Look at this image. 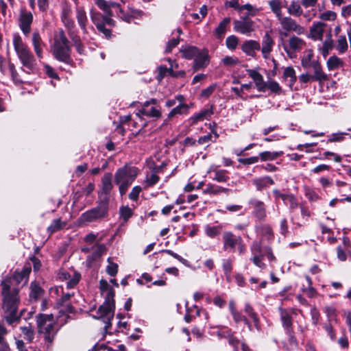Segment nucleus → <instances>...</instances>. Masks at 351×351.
I'll list each match as a JSON object with an SVG mask.
<instances>
[{
  "mask_svg": "<svg viewBox=\"0 0 351 351\" xmlns=\"http://www.w3.org/2000/svg\"><path fill=\"white\" fill-rule=\"evenodd\" d=\"M138 173V168L131 166H124L117 169L114 174V182L119 186L121 195L125 194L130 185L136 179Z\"/></svg>",
  "mask_w": 351,
  "mask_h": 351,
  "instance_id": "6",
  "label": "nucleus"
},
{
  "mask_svg": "<svg viewBox=\"0 0 351 351\" xmlns=\"http://www.w3.org/2000/svg\"><path fill=\"white\" fill-rule=\"evenodd\" d=\"M114 297V291L110 289L105 297L104 302L98 308L96 315H94L95 318L101 319L105 324L104 330L106 332L111 326V321L114 317L115 308Z\"/></svg>",
  "mask_w": 351,
  "mask_h": 351,
  "instance_id": "4",
  "label": "nucleus"
},
{
  "mask_svg": "<svg viewBox=\"0 0 351 351\" xmlns=\"http://www.w3.org/2000/svg\"><path fill=\"white\" fill-rule=\"evenodd\" d=\"M268 89L271 93L280 95L282 93V88L280 84L276 81H269L265 84V91Z\"/></svg>",
  "mask_w": 351,
  "mask_h": 351,
  "instance_id": "42",
  "label": "nucleus"
},
{
  "mask_svg": "<svg viewBox=\"0 0 351 351\" xmlns=\"http://www.w3.org/2000/svg\"><path fill=\"white\" fill-rule=\"evenodd\" d=\"M160 167L155 168V172L152 173L150 176H147L146 180L144 182V188L147 189L151 187L156 184L160 180L158 176H157L156 173L159 171Z\"/></svg>",
  "mask_w": 351,
  "mask_h": 351,
  "instance_id": "32",
  "label": "nucleus"
},
{
  "mask_svg": "<svg viewBox=\"0 0 351 351\" xmlns=\"http://www.w3.org/2000/svg\"><path fill=\"white\" fill-rule=\"evenodd\" d=\"M1 286L3 318L8 325H12L19 322L22 315V313H19L18 311L20 304L19 290L16 288H11L8 280H3Z\"/></svg>",
  "mask_w": 351,
  "mask_h": 351,
  "instance_id": "2",
  "label": "nucleus"
},
{
  "mask_svg": "<svg viewBox=\"0 0 351 351\" xmlns=\"http://www.w3.org/2000/svg\"><path fill=\"white\" fill-rule=\"evenodd\" d=\"M12 45L21 67L19 71L12 62L8 65L6 75L10 76L14 84L21 85L27 82L26 75L34 74L38 71V64L34 55L19 33L12 35Z\"/></svg>",
  "mask_w": 351,
  "mask_h": 351,
  "instance_id": "1",
  "label": "nucleus"
},
{
  "mask_svg": "<svg viewBox=\"0 0 351 351\" xmlns=\"http://www.w3.org/2000/svg\"><path fill=\"white\" fill-rule=\"evenodd\" d=\"M311 67L314 71V73L312 75L313 81L322 82L327 80V75L322 71V66L318 62H313Z\"/></svg>",
  "mask_w": 351,
  "mask_h": 351,
  "instance_id": "29",
  "label": "nucleus"
},
{
  "mask_svg": "<svg viewBox=\"0 0 351 351\" xmlns=\"http://www.w3.org/2000/svg\"><path fill=\"white\" fill-rule=\"evenodd\" d=\"M342 66V60L336 56L330 57L327 61V66L329 70H335Z\"/></svg>",
  "mask_w": 351,
  "mask_h": 351,
  "instance_id": "41",
  "label": "nucleus"
},
{
  "mask_svg": "<svg viewBox=\"0 0 351 351\" xmlns=\"http://www.w3.org/2000/svg\"><path fill=\"white\" fill-rule=\"evenodd\" d=\"M76 19L79 26L84 33L87 32L86 25L88 23V18L84 8L82 6L77 5L75 8Z\"/></svg>",
  "mask_w": 351,
  "mask_h": 351,
  "instance_id": "24",
  "label": "nucleus"
},
{
  "mask_svg": "<svg viewBox=\"0 0 351 351\" xmlns=\"http://www.w3.org/2000/svg\"><path fill=\"white\" fill-rule=\"evenodd\" d=\"M287 11L289 14L295 16H300L303 12L298 1H292L289 6L287 8Z\"/></svg>",
  "mask_w": 351,
  "mask_h": 351,
  "instance_id": "37",
  "label": "nucleus"
},
{
  "mask_svg": "<svg viewBox=\"0 0 351 351\" xmlns=\"http://www.w3.org/2000/svg\"><path fill=\"white\" fill-rule=\"evenodd\" d=\"M213 114V106H210L207 108L202 110L200 112H199V121L204 119H208Z\"/></svg>",
  "mask_w": 351,
  "mask_h": 351,
  "instance_id": "56",
  "label": "nucleus"
},
{
  "mask_svg": "<svg viewBox=\"0 0 351 351\" xmlns=\"http://www.w3.org/2000/svg\"><path fill=\"white\" fill-rule=\"evenodd\" d=\"M244 311L252 319L258 317L257 313L254 311L252 306L248 303L245 304Z\"/></svg>",
  "mask_w": 351,
  "mask_h": 351,
  "instance_id": "61",
  "label": "nucleus"
},
{
  "mask_svg": "<svg viewBox=\"0 0 351 351\" xmlns=\"http://www.w3.org/2000/svg\"><path fill=\"white\" fill-rule=\"evenodd\" d=\"M141 187L136 186L133 187L132 191L129 194V198L132 200H136L138 197L139 193L141 191Z\"/></svg>",
  "mask_w": 351,
  "mask_h": 351,
  "instance_id": "64",
  "label": "nucleus"
},
{
  "mask_svg": "<svg viewBox=\"0 0 351 351\" xmlns=\"http://www.w3.org/2000/svg\"><path fill=\"white\" fill-rule=\"evenodd\" d=\"M263 257L264 256H253L252 258L253 263L259 268L264 269L265 264L262 261Z\"/></svg>",
  "mask_w": 351,
  "mask_h": 351,
  "instance_id": "63",
  "label": "nucleus"
},
{
  "mask_svg": "<svg viewBox=\"0 0 351 351\" xmlns=\"http://www.w3.org/2000/svg\"><path fill=\"white\" fill-rule=\"evenodd\" d=\"M107 215V207L105 205H99L82 213L78 218L80 225H87L103 219Z\"/></svg>",
  "mask_w": 351,
  "mask_h": 351,
  "instance_id": "8",
  "label": "nucleus"
},
{
  "mask_svg": "<svg viewBox=\"0 0 351 351\" xmlns=\"http://www.w3.org/2000/svg\"><path fill=\"white\" fill-rule=\"evenodd\" d=\"M274 45V40L269 32H265L262 40V47L261 51L263 57L265 59H267L270 55V53L273 50Z\"/></svg>",
  "mask_w": 351,
  "mask_h": 351,
  "instance_id": "18",
  "label": "nucleus"
},
{
  "mask_svg": "<svg viewBox=\"0 0 351 351\" xmlns=\"http://www.w3.org/2000/svg\"><path fill=\"white\" fill-rule=\"evenodd\" d=\"M61 21L63 23L64 25L68 29V30L73 29L75 26V22L71 16L62 19Z\"/></svg>",
  "mask_w": 351,
  "mask_h": 351,
  "instance_id": "62",
  "label": "nucleus"
},
{
  "mask_svg": "<svg viewBox=\"0 0 351 351\" xmlns=\"http://www.w3.org/2000/svg\"><path fill=\"white\" fill-rule=\"evenodd\" d=\"M43 293V289L36 282L30 285L29 298L32 300H37Z\"/></svg>",
  "mask_w": 351,
  "mask_h": 351,
  "instance_id": "34",
  "label": "nucleus"
},
{
  "mask_svg": "<svg viewBox=\"0 0 351 351\" xmlns=\"http://www.w3.org/2000/svg\"><path fill=\"white\" fill-rule=\"evenodd\" d=\"M279 313L282 327L285 329L286 334L289 336V342H295V338L294 337V331L293 328V315L295 314V311L290 308L287 309L279 308Z\"/></svg>",
  "mask_w": 351,
  "mask_h": 351,
  "instance_id": "9",
  "label": "nucleus"
},
{
  "mask_svg": "<svg viewBox=\"0 0 351 351\" xmlns=\"http://www.w3.org/2000/svg\"><path fill=\"white\" fill-rule=\"evenodd\" d=\"M283 29L287 32H295L298 34H302L304 32V28L298 24L296 21L289 16H280L278 19Z\"/></svg>",
  "mask_w": 351,
  "mask_h": 351,
  "instance_id": "13",
  "label": "nucleus"
},
{
  "mask_svg": "<svg viewBox=\"0 0 351 351\" xmlns=\"http://www.w3.org/2000/svg\"><path fill=\"white\" fill-rule=\"evenodd\" d=\"M269 8L272 12L278 19H280L282 16V3L280 0H271L268 2Z\"/></svg>",
  "mask_w": 351,
  "mask_h": 351,
  "instance_id": "33",
  "label": "nucleus"
},
{
  "mask_svg": "<svg viewBox=\"0 0 351 351\" xmlns=\"http://www.w3.org/2000/svg\"><path fill=\"white\" fill-rule=\"evenodd\" d=\"M249 204L253 208L252 214L260 221H263L267 217L266 206L263 202L256 198H251Z\"/></svg>",
  "mask_w": 351,
  "mask_h": 351,
  "instance_id": "14",
  "label": "nucleus"
},
{
  "mask_svg": "<svg viewBox=\"0 0 351 351\" xmlns=\"http://www.w3.org/2000/svg\"><path fill=\"white\" fill-rule=\"evenodd\" d=\"M230 23V18L226 17L215 29V35L217 38H221L226 33V28Z\"/></svg>",
  "mask_w": 351,
  "mask_h": 351,
  "instance_id": "35",
  "label": "nucleus"
},
{
  "mask_svg": "<svg viewBox=\"0 0 351 351\" xmlns=\"http://www.w3.org/2000/svg\"><path fill=\"white\" fill-rule=\"evenodd\" d=\"M58 277L61 280L66 281V288H73L80 281L81 275L75 271H62L58 274Z\"/></svg>",
  "mask_w": 351,
  "mask_h": 351,
  "instance_id": "16",
  "label": "nucleus"
},
{
  "mask_svg": "<svg viewBox=\"0 0 351 351\" xmlns=\"http://www.w3.org/2000/svg\"><path fill=\"white\" fill-rule=\"evenodd\" d=\"M20 330H21L24 339L28 341L29 342H31L34 339V330L31 326H21L20 328Z\"/></svg>",
  "mask_w": 351,
  "mask_h": 351,
  "instance_id": "46",
  "label": "nucleus"
},
{
  "mask_svg": "<svg viewBox=\"0 0 351 351\" xmlns=\"http://www.w3.org/2000/svg\"><path fill=\"white\" fill-rule=\"evenodd\" d=\"M226 43L229 49H234L238 44V38L235 36H230L226 38Z\"/></svg>",
  "mask_w": 351,
  "mask_h": 351,
  "instance_id": "53",
  "label": "nucleus"
},
{
  "mask_svg": "<svg viewBox=\"0 0 351 351\" xmlns=\"http://www.w3.org/2000/svg\"><path fill=\"white\" fill-rule=\"evenodd\" d=\"M337 17V14L332 11H326L322 14H321L319 18L322 20L325 21H334Z\"/></svg>",
  "mask_w": 351,
  "mask_h": 351,
  "instance_id": "60",
  "label": "nucleus"
},
{
  "mask_svg": "<svg viewBox=\"0 0 351 351\" xmlns=\"http://www.w3.org/2000/svg\"><path fill=\"white\" fill-rule=\"evenodd\" d=\"M119 213L124 221H127L132 217V210L128 206H123L120 208Z\"/></svg>",
  "mask_w": 351,
  "mask_h": 351,
  "instance_id": "49",
  "label": "nucleus"
},
{
  "mask_svg": "<svg viewBox=\"0 0 351 351\" xmlns=\"http://www.w3.org/2000/svg\"><path fill=\"white\" fill-rule=\"evenodd\" d=\"M313 57V53L311 50H308L304 52V54L301 60V64L304 68L308 69L313 65L311 59Z\"/></svg>",
  "mask_w": 351,
  "mask_h": 351,
  "instance_id": "43",
  "label": "nucleus"
},
{
  "mask_svg": "<svg viewBox=\"0 0 351 351\" xmlns=\"http://www.w3.org/2000/svg\"><path fill=\"white\" fill-rule=\"evenodd\" d=\"M63 223L60 219H57L53 221L51 224L48 227L47 230L50 234H53L60 230L64 226Z\"/></svg>",
  "mask_w": 351,
  "mask_h": 351,
  "instance_id": "48",
  "label": "nucleus"
},
{
  "mask_svg": "<svg viewBox=\"0 0 351 351\" xmlns=\"http://www.w3.org/2000/svg\"><path fill=\"white\" fill-rule=\"evenodd\" d=\"M282 78L286 82H287L289 87L292 89L293 86L297 80V77L294 69L292 66H287L285 68L282 74Z\"/></svg>",
  "mask_w": 351,
  "mask_h": 351,
  "instance_id": "26",
  "label": "nucleus"
},
{
  "mask_svg": "<svg viewBox=\"0 0 351 351\" xmlns=\"http://www.w3.org/2000/svg\"><path fill=\"white\" fill-rule=\"evenodd\" d=\"M36 323L38 332L43 335L45 341L51 343L59 330V327L53 320V315H38L36 316Z\"/></svg>",
  "mask_w": 351,
  "mask_h": 351,
  "instance_id": "5",
  "label": "nucleus"
},
{
  "mask_svg": "<svg viewBox=\"0 0 351 351\" xmlns=\"http://www.w3.org/2000/svg\"><path fill=\"white\" fill-rule=\"evenodd\" d=\"M334 47L339 53L342 54L346 53L348 48V44L346 35L343 34L337 36Z\"/></svg>",
  "mask_w": 351,
  "mask_h": 351,
  "instance_id": "30",
  "label": "nucleus"
},
{
  "mask_svg": "<svg viewBox=\"0 0 351 351\" xmlns=\"http://www.w3.org/2000/svg\"><path fill=\"white\" fill-rule=\"evenodd\" d=\"M251 252L253 256H264L263 254V248H262L261 244L258 242H254L251 246Z\"/></svg>",
  "mask_w": 351,
  "mask_h": 351,
  "instance_id": "51",
  "label": "nucleus"
},
{
  "mask_svg": "<svg viewBox=\"0 0 351 351\" xmlns=\"http://www.w3.org/2000/svg\"><path fill=\"white\" fill-rule=\"evenodd\" d=\"M216 89V84H213L206 88L202 90L200 96L204 98H208Z\"/></svg>",
  "mask_w": 351,
  "mask_h": 351,
  "instance_id": "58",
  "label": "nucleus"
},
{
  "mask_svg": "<svg viewBox=\"0 0 351 351\" xmlns=\"http://www.w3.org/2000/svg\"><path fill=\"white\" fill-rule=\"evenodd\" d=\"M138 117L141 115L147 116L152 118H159L161 116V112L158 105V101L156 99H151L146 101L142 105V108L136 113Z\"/></svg>",
  "mask_w": 351,
  "mask_h": 351,
  "instance_id": "11",
  "label": "nucleus"
},
{
  "mask_svg": "<svg viewBox=\"0 0 351 351\" xmlns=\"http://www.w3.org/2000/svg\"><path fill=\"white\" fill-rule=\"evenodd\" d=\"M252 182L256 186V190L259 191L274 184L273 179L269 176L255 178L252 180Z\"/></svg>",
  "mask_w": 351,
  "mask_h": 351,
  "instance_id": "25",
  "label": "nucleus"
},
{
  "mask_svg": "<svg viewBox=\"0 0 351 351\" xmlns=\"http://www.w3.org/2000/svg\"><path fill=\"white\" fill-rule=\"evenodd\" d=\"M224 250L231 249L234 251L236 246L240 254L246 252V246L240 236L236 237L231 232H225L223 234Z\"/></svg>",
  "mask_w": 351,
  "mask_h": 351,
  "instance_id": "10",
  "label": "nucleus"
},
{
  "mask_svg": "<svg viewBox=\"0 0 351 351\" xmlns=\"http://www.w3.org/2000/svg\"><path fill=\"white\" fill-rule=\"evenodd\" d=\"M253 25V21L248 17H245L243 21L235 20L234 21V29L236 32L242 34L250 35L254 31Z\"/></svg>",
  "mask_w": 351,
  "mask_h": 351,
  "instance_id": "17",
  "label": "nucleus"
},
{
  "mask_svg": "<svg viewBox=\"0 0 351 351\" xmlns=\"http://www.w3.org/2000/svg\"><path fill=\"white\" fill-rule=\"evenodd\" d=\"M207 173L210 175V178L218 182H225L229 180V177L226 175L227 171L224 169H219L217 167L211 165Z\"/></svg>",
  "mask_w": 351,
  "mask_h": 351,
  "instance_id": "21",
  "label": "nucleus"
},
{
  "mask_svg": "<svg viewBox=\"0 0 351 351\" xmlns=\"http://www.w3.org/2000/svg\"><path fill=\"white\" fill-rule=\"evenodd\" d=\"M334 47V42L332 38V34L331 33H329L327 35L326 40L323 42L322 45L319 47L318 49L324 58H326L328 55L329 51H331Z\"/></svg>",
  "mask_w": 351,
  "mask_h": 351,
  "instance_id": "28",
  "label": "nucleus"
},
{
  "mask_svg": "<svg viewBox=\"0 0 351 351\" xmlns=\"http://www.w3.org/2000/svg\"><path fill=\"white\" fill-rule=\"evenodd\" d=\"M51 50L54 57L59 61L69 63L71 61L69 41L63 29H59L54 35Z\"/></svg>",
  "mask_w": 351,
  "mask_h": 351,
  "instance_id": "3",
  "label": "nucleus"
},
{
  "mask_svg": "<svg viewBox=\"0 0 351 351\" xmlns=\"http://www.w3.org/2000/svg\"><path fill=\"white\" fill-rule=\"evenodd\" d=\"M33 22L34 15L32 12L25 8H21L17 17V25L25 37H28L32 33Z\"/></svg>",
  "mask_w": 351,
  "mask_h": 351,
  "instance_id": "7",
  "label": "nucleus"
},
{
  "mask_svg": "<svg viewBox=\"0 0 351 351\" xmlns=\"http://www.w3.org/2000/svg\"><path fill=\"white\" fill-rule=\"evenodd\" d=\"M31 43L34 51V53L38 58L41 59L43 58V48L45 43L43 41L40 34L38 29L32 32Z\"/></svg>",
  "mask_w": 351,
  "mask_h": 351,
  "instance_id": "15",
  "label": "nucleus"
},
{
  "mask_svg": "<svg viewBox=\"0 0 351 351\" xmlns=\"http://www.w3.org/2000/svg\"><path fill=\"white\" fill-rule=\"evenodd\" d=\"M210 63V56L207 50L199 51V69L206 68Z\"/></svg>",
  "mask_w": 351,
  "mask_h": 351,
  "instance_id": "39",
  "label": "nucleus"
},
{
  "mask_svg": "<svg viewBox=\"0 0 351 351\" xmlns=\"http://www.w3.org/2000/svg\"><path fill=\"white\" fill-rule=\"evenodd\" d=\"M223 271L226 276H229L232 272V261L230 259H223L222 264Z\"/></svg>",
  "mask_w": 351,
  "mask_h": 351,
  "instance_id": "55",
  "label": "nucleus"
},
{
  "mask_svg": "<svg viewBox=\"0 0 351 351\" xmlns=\"http://www.w3.org/2000/svg\"><path fill=\"white\" fill-rule=\"evenodd\" d=\"M102 191L106 194H108L113 188L112 183V175L110 173H105L101 180Z\"/></svg>",
  "mask_w": 351,
  "mask_h": 351,
  "instance_id": "31",
  "label": "nucleus"
},
{
  "mask_svg": "<svg viewBox=\"0 0 351 351\" xmlns=\"http://www.w3.org/2000/svg\"><path fill=\"white\" fill-rule=\"evenodd\" d=\"M90 15L92 22L95 25L97 28H99L100 25L104 24V15L95 11L93 9L90 10Z\"/></svg>",
  "mask_w": 351,
  "mask_h": 351,
  "instance_id": "38",
  "label": "nucleus"
},
{
  "mask_svg": "<svg viewBox=\"0 0 351 351\" xmlns=\"http://www.w3.org/2000/svg\"><path fill=\"white\" fill-rule=\"evenodd\" d=\"M95 3L97 6L103 10L106 14L112 16V10H109V1L106 0H95Z\"/></svg>",
  "mask_w": 351,
  "mask_h": 351,
  "instance_id": "47",
  "label": "nucleus"
},
{
  "mask_svg": "<svg viewBox=\"0 0 351 351\" xmlns=\"http://www.w3.org/2000/svg\"><path fill=\"white\" fill-rule=\"evenodd\" d=\"M107 262L108 263L106 269L107 274L110 276H115L118 272V265L112 262L111 258H108Z\"/></svg>",
  "mask_w": 351,
  "mask_h": 351,
  "instance_id": "45",
  "label": "nucleus"
},
{
  "mask_svg": "<svg viewBox=\"0 0 351 351\" xmlns=\"http://www.w3.org/2000/svg\"><path fill=\"white\" fill-rule=\"evenodd\" d=\"M281 154H282V152H271L269 151H266V152H263L260 153L258 157L262 161L274 160Z\"/></svg>",
  "mask_w": 351,
  "mask_h": 351,
  "instance_id": "44",
  "label": "nucleus"
},
{
  "mask_svg": "<svg viewBox=\"0 0 351 351\" xmlns=\"http://www.w3.org/2000/svg\"><path fill=\"white\" fill-rule=\"evenodd\" d=\"M73 293H66L62 295L60 299L58 304L62 306H65L66 311L69 313L73 312V307L67 303L70 298L73 296Z\"/></svg>",
  "mask_w": 351,
  "mask_h": 351,
  "instance_id": "40",
  "label": "nucleus"
},
{
  "mask_svg": "<svg viewBox=\"0 0 351 351\" xmlns=\"http://www.w3.org/2000/svg\"><path fill=\"white\" fill-rule=\"evenodd\" d=\"M92 250L93 252L92 254L89 255L87 257L86 263L87 265L90 267L93 263L99 258H100L102 255L106 252V247L103 243H97L93 246Z\"/></svg>",
  "mask_w": 351,
  "mask_h": 351,
  "instance_id": "22",
  "label": "nucleus"
},
{
  "mask_svg": "<svg viewBox=\"0 0 351 351\" xmlns=\"http://www.w3.org/2000/svg\"><path fill=\"white\" fill-rule=\"evenodd\" d=\"M182 56L186 59H194L193 66L195 68L197 66V49L195 47L186 46L180 49Z\"/></svg>",
  "mask_w": 351,
  "mask_h": 351,
  "instance_id": "27",
  "label": "nucleus"
},
{
  "mask_svg": "<svg viewBox=\"0 0 351 351\" xmlns=\"http://www.w3.org/2000/svg\"><path fill=\"white\" fill-rule=\"evenodd\" d=\"M12 62L9 60H5L2 56H0V71L4 75L8 73V65H10Z\"/></svg>",
  "mask_w": 351,
  "mask_h": 351,
  "instance_id": "52",
  "label": "nucleus"
},
{
  "mask_svg": "<svg viewBox=\"0 0 351 351\" xmlns=\"http://www.w3.org/2000/svg\"><path fill=\"white\" fill-rule=\"evenodd\" d=\"M31 271V269L25 268L23 269L21 272H16L14 274V278L17 281H21L24 278H26Z\"/></svg>",
  "mask_w": 351,
  "mask_h": 351,
  "instance_id": "59",
  "label": "nucleus"
},
{
  "mask_svg": "<svg viewBox=\"0 0 351 351\" xmlns=\"http://www.w3.org/2000/svg\"><path fill=\"white\" fill-rule=\"evenodd\" d=\"M326 24L322 22H317L313 24L309 30V38L313 40H323V36L324 32V28Z\"/></svg>",
  "mask_w": 351,
  "mask_h": 351,
  "instance_id": "20",
  "label": "nucleus"
},
{
  "mask_svg": "<svg viewBox=\"0 0 351 351\" xmlns=\"http://www.w3.org/2000/svg\"><path fill=\"white\" fill-rule=\"evenodd\" d=\"M222 62L226 66H234L239 63V60L237 58L233 56H226L222 59Z\"/></svg>",
  "mask_w": 351,
  "mask_h": 351,
  "instance_id": "54",
  "label": "nucleus"
},
{
  "mask_svg": "<svg viewBox=\"0 0 351 351\" xmlns=\"http://www.w3.org/2000/svg\"><path fill=\"white\" fill-rule=\"evenodd\" d=\"M241 49L247 56L254 58L256 56V51L261 49V45L256 40H248L242 43Z\"/></svg>",
  "mask_w": 351,
  "mask_h": 351,
  "instance_id": "19",
  "label": "nucleus"
},
{
  "mask_svg": "<svg viewBox=\"0 0 351 351\" xmlns=\"http://www.w3.org/2000/svg\"><path fill=\"white\" fill-rule=\"evenodd\" d=\"M63 309H61L60 313H61L57 319L56 324L58 326L59 328L66 324L68 320L70 319V316L63 313Z\"/></svg>",
  "mask_w": 351,
  "mask_h": 351,
  "instance_id": "50",
  "label": "nucleus"
},
{
  "mask_svg": "<svg viewBox=\"0 0 351 351\" xmlns=\"http://www.w3.org/2000/svg\"><path fill=\"white\" fill-rule=\"evenodd\" d=\"M306 45L305 41L296 36H292L288 40V45H284L283 48L287 56L292 58L294 53L301 51Z\"/></svg>",
  "mask_w": 351,
  "mask_h": 351,
  "instance_id": "12",
  "label": "nucleus"
},
{
  "mask_svg": "<svg viewBox=\"0 0 351 351\" xmlns=\"http://www.w3.org/2000/svg\"><path fill=\"white\" fill-rule=\"evenodd\" d=\"M189 106L187 104H184L182 103H180V104L172 109V110L169 113L168 118L171 119L176 114H182L188 112V110L189 109Z\"/></svg>",
  "mask_w": 351,
  "mask_h": 351,
  "instance_id": "36",
  "label": "nucleus"
},
{
  "mask_svg": "<svg viewBox=\"0 0 351 351\" xmlns=\"http://www.w3.org/2000/svg\"><path fill=\"white\" fill-rule=\"evenodd\" d=\"M248 75L254 80L257 90L260 92H265V84L263 76L254 69L246 70Z\"/></svg>",
  "mask_w": 351,
  "mask_h": 351,
  "instance_id": "23",
  "label": "nucleus"
},
{
  "mask_svg": "<svg viewBox=\"0 0 351 351\" xmlns=\"http://www.w3.org/2000/svg\"><path fill=\"white\" fill-rule=\"evenodd\" d=\"M324 311L330 321L335 319L336 309L334 306H325L324 308Z\"/></svg>",
  "mask_w": 351,
  "mask_h": 351,
  "instance_id": "57",
  "label": "nucleus"
}]
</instances>
